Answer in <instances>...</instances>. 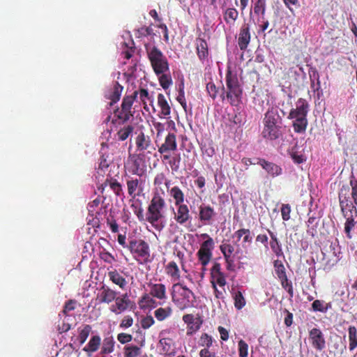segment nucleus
Instances as JSON below:
<instances>
[{"instance_id": "7", "label": "nucleus", "mask_w": 357, "mask_h": 357, "mask_svg": "<svg viewBox=\"0 0 357 357\" xmlns=\"http://www.w3.org/2000/svg\"><path fill=\"white\" fill-rule=\"evenodd\" d=\"M147 54L151 66L157 75L169 72L167 59L161 51L155 47H150L147 48Z\"/></svg>"}, {"instance_id": "28", "label": "nucleus", "mask_w": 357, "mask_h": 357, "mask_svg": "<svg viewBox=\"0 0 357 357\" xmlns=\"http://www.w3.org/2000/svg\"><path fill=\"white\" fill-rule=\"evenodd\" d=\"M143 183L142 179H130L127 181L128 194L135 198L143 191Z\"/></svg>"}, {"instance_id": "24", "label": "nucleus", "mask_w": 357, "mask_h": 357, "mask_svg": "<svg viewBox=\"0 0 357 357\" xmlns=\"http://www.w3.org/2000/svg\"><path fill=\"white\" fill-rule=\"evenodd\" d=\"M250 42V26L245 24L242 26L238 36V45L241 50H245Z\"/></svg>"}, {"instance_id": "49", "label": "nucleus", "mask_w": 357, "mask_h": 357, "mask_svg": "<svg viewBox=\"0 0 357 357\" xmlns=\"http://www.w3.org/2000/svg\"><path fill=\"white\" fill-rule=\"evenodd\" d=\"M213 339L211 335L207 333H203L198 341V344L200 347L209 349L213 345Z\"/></svg>"}, {"instance_id": "38", "label": "nucleus", "mask_w": 357, "mask_h": 357, "mask_svg": "<svg viewBox=\"0 0 357 357\" xmlns=\"http://www.w3.org/2000/svg\"><path fill=\"white\" fill-rule=\"evenodd\" d=\"M123 86L118 83L115 84L111 91H109L106 93V97L111 100L110 104L117 102L121 97Z\"/></svg>"}, {"instance_id": "41", "label": "nucleus", "mask_w": 357, "mask_h": 357, "mask_svg": "<svg viewBox=\"0 0 357 357\" xmlns=\"http://www.w3.org/2000/svg\"><path fill=\"white\" fill-rule=\"evenodd\" d=\"M91 332V327L89 325H84L78 328L77 341L79 345H82L86 342Z\"/></svg>"}, {"instance_id": "54", "label": "nucleus", "mask_w": 357, "mask_h": 357, "mask_svg": "<svg viewBox=\"0 0 357 357\" xmlns=\"http://www.w3.org/2000/svg\"><path fill=\"white\" fill-rule=\"evenodd\" d=\"M238 354L240 357H248V344L243 340L238 342Z\"/></svg>"}, {"instance_id": "63", "label": "nucleus", "mask_w": 357, "mask_h": 357, "mask_svg": "<svg viewBox=\"0 0 357 357\" xmlns=\"http://www.w3.org/2000/svg\"><path fill=\"white\" fill-rule=\"evenodd\" d=\"M109 167V162L103 156L100 158L98 165V172H105V169Z\"/></svg>"}, {"instance_id": "20", "label": "nucleus", "mask_w": 357, "mask_h": 357, "mask_svg": "<svg viewBox=\"0 0 357 357\" xmlns=\"http://www.w3.org/2000/svg\"><path fill=\"white\" fill-rule=\"evenodd\" d=\"M211 283L220 287H225L226 284L225 274L221 271V266L218 263H215L211 270Z\"/></svg>"}, {"instance_id": "6", "label": "nucleus", "mask_w": 357, "mask_h": 357, "mask_svg": "<svg viewBox=\"0 0 357 357\" xmlns=\"http://www.w3.org/2000/svg\"><path fill=\"white\" fill-rule=\"evenodd\" d=\"M128 248L133 258L139 263L144 264L149 261L150 248L149 244L142 239H132L129 241Z\"/></svg>"}, {"instance_id": "17", "label": "nucleus", "mask_w": 357, "mask_h": 357, "mask_svg": "<svg viewBox=\"0 0 357 357\" xmlns=\"http://www.w3.org/2000/svg\"><path fill=\"white\" fill-rule=\"evenodd\" d=\"M175 206L176 208L174 213V219L179 225H185L191 219L188 206L184 204Z\"/></svg>"}, {"instance_id": "62", "label": "nucleus", "mask_w": 357, "mask_h": 357, "mask_svg": "<svg viewBox=\"0 0 357 357\" xmlns=\"http://www.w3.org/2000/svg\"><path fill=\"white\" fill-rule=\"evenodd\" d=\"M206 89L209 94V96L215 99L217 96V89L216 86L213 83L209 82L206 85Z\"/></svg>"}, {"instance_id": "43", "label": "nucleus", "mask_w": 357, "mask_h": 357, "mask_svg": "<svg viewBox=\"0 0 357 357\" xmlns=\"http://www.w3.org/2000/svg\"><path fill=\"white\" fill-rule=\"evenodd\" d=\"M312 307L314 311L326 312L328 309L331 308V304L324 301L315 300L312 303Z\"/></svg>"}, {"instance_id": "23", "label": "nucleus", "mask_w": 357, "mask_h": 357, "mask_svg": "<svg viewBox=\"0 0 357 357\" xmlns=\"http://www.w3.org/2000/svg\"><path fill=\"white\" fill-rule=\"evenodd\" d=\"M149 288V294L155 298L159 300L165 301L167 299L166 287L162 283H152L148 284Z\"/></svg>"}, {"instance_id": "18", "label": "nucleus", "mask_w": 357, "mask_h": 357, "mask_svg": "<svg viewBox=\"0 0 357 357\" xmlns=\"http://www.w3.org/2000/svg\"><path fill=\"white\" fill-rule=\"evenodd\" d=\"M257 163L271 177L275 178L282 174V168L278 165L272 162L266 161L264 159L257 158Z\"/></svg>"}, {"instance_id": "55", "label": "nucleus", "mask_w": 357, "mask_h": 357, "mask_svg": "<svg viewBox=\"0 0 357 357\" xmlns=\"http://www.w3.org/2000/svg\"><path fill=\"white\" fill-rule=\"evenodd\" d=\"M176 100L178 102L183 106L184 109L186 107V102L185 98V93H184V84L181 83L179 86L178 94L177 96Z\"/></svg>"}, {"instance_id": "45", "label": "nucleus", "mask_w": 357, "mask_h": 357, "mask_svg": "<svg viewBox=\"0 0 357 357\" xmlns=\"http://www.w3.org/2000/svg\"><path fill=\"white\" fill-rule=\"evenodd\" d=\"M319 220L316 217L310 216L306 224L307 227V233L311 236H314L317 234V227L318 225Z\"/></svg>"}, {"instance_id": "42", "label": "nucleus", "mask_w": 357, "mask_h": 357, "mask_svg": "<svg viewBox=\"0 0 357 357\" xmlns=\"http://www.w3.org/2000/svg\"><path fill=\"white\" fill-rule=\"evenodd\" d=\"M349 349L354 350L357 347V330L355 326H349L348 329Z\"/></svg>"}, {"instance_id": "57", "label": "nucleus", "mask_w": 357, "mask_h": 357, "mask_svg": "<svg viewBox=\"0 0 357 357\" xmlns=\"http://www.w3.org/2000/svg\"><path fill=\"white\" fill-rule=\"evenodd\" d=\"M155 324V320L152 316H146L142 319L141 324L144 329H148Z\"/></svg>"}, {"instance_id": "60", "label": "nucleus", "mask_w": 357, "mask_h": 357, "mask_svg": "<svg viewBox=\"0 0 357 357\" xmlns=\"http://www.w3.org/2000/svg\"><path fill=\"white\" fill-rule=\"evenodd\" d=\"M166 177L163 173L158 174L154 178L153 184L156 190L160 187L161 185L165 182Z\"/></svg>"}, {"instance_id": "21", "label": "nucleus", "mask_w": 357, "mask_h": 357, "mask_svg": "<svg viewBox=\"0 0 357 357\" xmlns=\"http://www.w3.org/2000/svg\"><path fill=\"white\" fill-rule=\"evenodd\" d=\"M118 292L107 286H102L97 295V299L100 303L109 304L113 302L118 296Z\"/></svg>"}, {"instance_id": "2", "label": "nucleus", "mask_w": 357, "mask_h": 357, "mask_svg": "<svg viewBox=\"0 0 357 357\" xmlns=\"http://www.w3.org/2000/svg\"><path fill=\"white\" fill-rule=\"evenodd\" d=\"M165 201L161 195L155 192L146 213V221L158 231H162L166 225Z\"/></svg>"}, {"instance_id": "59", "label": "nucleus", "mask_w": 357, "mask_h": 357, "mask_svg": "<svg viewBox=\"0 0 357 357\" xmlns=\"http://www.w3.org/2000/svg\"><path fill=\"white\" fill-rule=\"evenodd\" d=\"M291 206L289 204H282L281 214L282 219L285 221L290 219Z\"/></svg>"}, {"instance_id": "56", "label": "nucleus", "mask_w": 357, "mask_h": 357, "mask_svg": "<svg viewBox=\"0 0 357 357\" xmlns=\"http://www.w3.org/2000/svg\"><path fill=\"white\" fill-rule=\"evenodd\" d=\"M133 324V319L131 316H125L121 320L119 327L122 329H126L132 326Z\"/></svg>"}, {"instance_id": "61", "label": "nucleus", "mask_w": 357, "mask_h": 357, "mask_svg": "<svg viewBox=\"0 0 357 357\" xmlns=\"http://www.w3.org/2000/svg\"><path fill=\"white\" fill-rule=\"evenodd\" d=\"M132 339V336L128 333H121L118 334L117 340L121 344H126L130 342Z\"/></svg>"}, {"instance_id": "27", "label": "nucleus", "mask_w": 357, "mask_h": 357, "mask_svg": "<svg viewBox=\"0 0 357 357\" xmlns=\"http://www.w3.org/2000/svg\"><path fill=\"white\" fill-rule=\"evenodd\" d=\"M165 272L172 282L176 283L181 278L180 269L174 261H169L165 266Z\"/></svg>"}, {"instance_id": "39", "label": "nucleus", "mask_w": 357, "mask_h": 357, "mask_svg": "<svg viewBox=\"0 0 357 357\" xmlns=\"http://www.w3.org/2000/svg\"><path fill=\"white\" fill-rule=\"evenodd\" d=\"M169 194L174 200V204L178 205L184 202V193L178 186H174L169 190Z\"/></svg>"}, {"instance_id": "22", "label": "nucleus", "mask_w": 357, "mask_h": 357, "mask_svg": "<svg viewBox=\"0 0 357 357\" xmlns=\"http://www.w3.org/2000/svg\"><path fill=\"white\" fill-rule=\"evenodd\" d=\"M215 214L213 208L211 206L202 204L199 208V220L204 225L211 224Z\"/></svg>"}, {"instance_id": "1", "label": "nucleus", "mask_w": 357, "mask_h": 357, "mask_svg": "<svg viewBox=\"0 0 357 357\" xmlns=\"http://www.w3.org/2000/svg\"><path fill=\"white\" fill-rule=\"evenodd\" d=\"M349 187L343 185L339 192V201L342 213L344 218H347L344 224V233L349 238H351V231L354 228L356 222L352 217L349 216L348 213H351L352 209L355 207L354 204L357 206V180L351 179Z\"/></svg>"}, {"instance_id": "58", "label": "nucleus", "mask_w": 357, "mask_h": 357, "mask_svg": "<svg viewBox=\"0 0 357 357\" xmlns=\"http://www.w3.org/2000/svg\"><path fill=\"white\" fill-rule=\"evenodd\" d=\"M281 282V284L282 287L287 291V292L290 294L291 296H293V288L291 283L289 282L287 276L284 277V278L279 279Z\"/></svg>"}, {"instance_id": "9", "label": "nucleus", "mask_w": 357, "mask_h": 357, "mask_svg": "<svg viewBox=\"0 0 357 357\" xmlns=\"http://www.w3.org/2000/svg\"><path fill=\"white\" fill-rule=\"evenodd\" d=\"M226 81L228 89L227 98L229 100L231 105H236L239 102L242 93L237 75L231 71H228Z\"/></svg>"}, {"instance_id": "5", "label": "nucleus", "mask_w": 357, "mask_h": 357, "mask_svg": "<svg viewBox=\"0 0 357 357\" xmlns=\"http://www.w3.org/2000/svg\"><path fill=\"white\" fill-rule=\"evenodd\" d=\"M172 299L179 309L184 310L193 305L195 297L186 286L176 282L172 287Z\"/></svg>"}, {"instance_id": "15", "label": "nucleus", "mask_w": 357, "mask_h": 357, "mask_svg": "<svg viewBox=\"0 0 357 357\" xmlns=\"http://www.w3.org/2000/svg\"><path fill=\"white\" fill-rule=\"evenodd\" d=\"M113 302L114 303L109 306V310L116 315L126 311L130 304V301L127 294L117 296Z\"/></svg>"}, {"instance_id": "51", "label": "nucleus", "mask_w": 357, "mask_h": 357, "mask_svg": "<svg viewBox=\"0 0 357 357\" xmlns=\"http://www.w3.org/2000/svg\"><path fill=\"white\" fill-rule=\"evenodd\" d=\"M274 270L279 279L287 276L284 266L281 261L275 260L274 261Z\"/></svg>"}, {"instance_id": "26", "label": "nucleus", "mask_w": 357, "mask_h": 357, "mask_svg": "<svg viewBox=\"0 0 357 357\" xmlns=\"http://www.w3.org/2000/svg\"><path fill=\"white\" fill-rule=\"evenodd\" d=\"M101 346V337L98 335H93L90 337L88 343L84 347L82 350L91 356L92 354L98 351Z\"/></svg>"}, {"instance_id": "44", "label": "nucleus", "mask_w": 357, "mask_h": 357, "mask_svg": "<svg viewBox=\"0 0 357 357\" xmlns=\"http://www.w3.org/2000/svg\"><path fill=\"white\" fill-rule=\"evenodd\" d=\"M158 77L159 82L160 86L164 89H167L172 84V77L169 74V72L162 73L160 75H157Z\"/></svg>"}, {"instance_id": "11", "label": "nucleus", "mask_w": 357, "mask_h": 357, "mask_svg": "<svg viewBox=\"0 0 357 357\" xmlns=\"http://www.w3.org/2000/svg\"><path fill=\"white\" fill-rule=\"evenodd\" d=\"M214 241H204L197 252L198 259L203 267H205L211 261L214 249Z\"/></svg>"}, {"instance_id": "33", "label": "nucleus", "mask_w": 357, "mask_h": 357, "mask_svg": "<svg viewBox=\"0 0 357 357\" xmlns=\"http://www.w3.org/2000/svg\"><path fill=\"white\" fill-rule=\"evenodd\" d=\"M158 105L160 109V117L167 118L170 114L171 109L165 96L162 93L158 96Z\"/></svg>"}, {"instance_id": "46", "label": "nucleus", "mask_w": 357, "mask_h": 357, "mask_svg": "<svg viewBox=\"0 0 357 357\" xmlns=\"http://www.w3.org/2000/svg\"><path fill=\"white\" fill-rule=\"evenodd\" d=\"M142 349L136 345H128L125 347L124 357L141 356Z\"/></svg>"}, {"instance_id": "13", "label": "nucleus", "mask_w": 357, "mask_h": 357, "mask_svg": "<svg viewBox=\"0 0 357 357\" xmlns=\"http://www.w3.org/2000/svg\"><path fill=\"white\" fill-rule=\"evenodd\" d=\"M331 250L325 255L324 258V269L325 271H330L331 268L337 263L340 259V248L337 245L331 244L330 246Z\"/></svg>"}, {"instance_id": "34", "label": "nucleus", "mask_w": 357, "mask_h": 357, "mask_svg": "<svg viewBox=\"0 0 357 357\" xmlns=\"http://www.w3.org/2000/svg\"><path fill=\"white\" fill-rule=\"evenodd\" d=\"M173 312V309L171 306L167 305L164 307H160L157 308L154 312L153 314L155 319L159 321H165L169 318Z\"/></svg>"}, {"instance_id": "16", "label": "nucleus", "mask_w": 357, "mask_h": 357, "mask_svg": "<svg viewBox=\"0 0 357 357\" xmlns=\"http://www.w3.org/2000/svg\"><path fill=\"white\" fill-rule=\"evenodd\" d=\"M183 321L187 325L186 334L192 335L199 330L202 325V319L200 317H195L192 314H187L183 316Z\"/></svg>"}, {"instance_id": "32", "label": "nucleus", "mask_w": 357, "mask_h": 357, "mask_svg": "<svg viewBox=\"0 0 357 357\" xmlns=\"http://www.w3.org/2000/svg\"><path fill=\"white\" fill-rule=\"evenodd\" d=\"M108 277L114 284L121 289H124L128 284L126 280L116 270L109 271Z\"/></svg>"}, {"instance_id": "64", "label": "nucleus", "mask_w": 357, "mask_h": 357, "mask_svg": "<svg viewBox=\"0 0 357 357\" xmlns=\"http://www.w3.org/2000/svg\"><path fill=\"white\" fill-rule=\"evenodd\" d=\"M218 285H212V287L213 289L214 295L215 298L218 299H221L224 298V294L225 292L224 287H220L221 289H219L217 287Z\"/></svg>"}, {"instance_id": "52", "label": "nucleus", "mask_w": 357, "mask_h": 357, "mask_svg": "<svg viewBox=\"0 0 357 357\" xmlns=\"http://www.w3.org/2000/svg\"><path fill=\"white\" fill-rule=\"evenodd\" d=\"M311 87L314 91H319L321 88V83L319 80V75L317 71H314L312 75H310Z\"/></svg>"}, {"instance_id": "53", "label": "nucleus", "mask_w": 357, "mask_h": 357, "mask_svg": "<svg viewBox=\"0 0 357 357\" xmlns=\"http://www.w3.org/2000/svg\"><path fill=\"white\" fill-rule=\"evenodd\" d=\"M152 125L155 130L156 131V139H160L162 137V135L165 129V126L164 123L160 122H158L155 121H152Z\"/></svg>"}, {"instance_id": "30", "label": "nucleus", "mask_w": 357, "mask_h": 357, "mask_svg": "<svg viewBox=\"0 0 357 357\" xmlns=\"http://www.w3.org/2000/svg\"><path fill=\"white\" fill-rule=\"evenodd\" d=\"M197 54L201 61H204L208 55V44L206 41L202 38L196 39Z\"/></svg>"}, {"instance_id": "31", "label": "nucleus", "mask_w": 357, "mask_h": 357, "mask_svg": "<svg viewBox=\"0 0 357 357\" xmlns=\"http://www.w3.org/2000/svg\"><path fill=\"white\" fill-rule=\"evenodd\" d=\"M139 305L141 309H152L158 305V303L150 294H144L139 300Z\"/></svg>"}, {"instance_id": "47", "label": "nucleus", "mask_w": 357, "mask_h": 357, "mask_svg": "<svg viewBox=\"0 0 357 357\" xmlns=\"http://www.w3.org/2000/svg\"><path fill=\"white\" fill-rule=\"evenodd\" d=\"M233 298L234 301V306L236 309L241 310L245 305L246 301L241 291H236L234 292Z\"/></svg>"}, {"instance_id": "35", "label": "nucleus", "mask_w": 357, "mask_h": 357, "mask_svg": "<svg viewBox=\"0 0 357 357\" xmlns=\"http://www.w3.org/2000/svg\"><path fill=\"white\" fill-rule=\"evenodd\" d=\"M115 341L112 336L105 337L103 341L101 342L100 354L102 355L109 354L114 350Z\"/></svg>"}, {"instance_id": "3", "label": "nucleus", "mask_w": 357, "mask_h": 357, "mask_svg": "<svg viewBox=\"0 0 357 357\" xmlns=\"http://www.w3.org/2000/svg\"><path fill=\"white\" fill-rule=\"evenodd\" d=\"M282 118L276 108L272 107L265 114L262 137L268 140H275L281 135Z\"/></svg>"}, {"instance_id": "4", "label": "nucleus", "mask_w": 357, "mask_h": 357, "mask_svg": "<svg viewBox=\"0 0 357 357\" xmlns=\"http://www.w3.org/2000/svg\"><path fill=\"white\" fill-rule=\"evenodd\" d=\"M308 111L309 104L303 98H299L295 104V108L291 109L288 119L293 120L292 126L296 132L302 133L306 130Z\"/></svg>"}, {"instance_id": "19", "label": "nucleus", "mask_w": 357, "mask_h": 357, "mask_svg": "<svg viewBox=\"0 0 357 357\" xmlns=\"http://www.w3.org/2000/svg\"><path fill=\"white\" fill-rule=\"evenodd\" d=\"M135 98L143 104L144 109L147 112L149 111L150 107L154 109L153 93H150L146 89H142L135 92Z\"/></svg>"}, {"instance_id": "29", "label": "nucleus", "mask_w": 357, "mask_h": 357, "mask_svg": "<svg viewBox=\"0 0 357 357\" xmlns=\"http://www.w3.org/2000/svg\"><path fill=\"white\" fill-rule=\"evenodd\" d=\"M220 250L223 254L225 259L228 264L227 268L229 269L231 263L233 262L232 254L234 252V248L231 244L227 242H223L220 246Z\"/></svg>"}, {"instance_id": "50", "label": "nucleus", "mask_w": 357, "mask_h": 357, "mask_svg": "<svg viewBox=\"0 0 357 357\" xmlns=\"http://www.w3.org/2000/svg\"><path fill=\"white\" fill-rule=\"evenodd\" d=\"M238 15V11L235 8H227L224 15V18L227 23L235 22Z\"/></svg>"}, {"instance_id": "14", "label": "nucleus", "mask_w": 357, "mask_h": 357, "mask_svg": "<svg viewBox=\"0 0 357 357\" xmlns=\"http://www.w3.org/2000/svg\"><path fill=\"white\" fill-rule=\"evenodd\" d=\"M127 169L133 174L141 176L146 171L144 161L138 155L130 156L126 163Z\"/></svg>"}, {"instance_id": "48", "label": "nucleus", "mask_w": 357, "mask_h": 357, "mask_svg": "<svg viewBox=\"0 0 357 357\" xmlns=\"http://www.w3.org/2000/svg\"><path fill=\"white\" fill-rule=\"evenodd\" d=\"M132 127L131 126H124L117 132L116 137L118 140H126L132 133Z\"/></svg>"}, {"instance_id": "25", "label": "nucleus", "mask_w": 357, "mask_h": 357, "mask_svg": "<svg viewBox=\"0 0 357 357\" xmlns=\"http://www.w3.org/2000/svg\"><path fill=\"white\" fill-rule=\"evenodd\" d=\"M176 149V135L174 133H169L165 137L164 143L159 147L158 151L160 153H169Z\"/></svg>"}, {"instance_id": "10", "label": "nucleus", "mask_w": 357, "mask_h": 357, "mask_svg": "<svg viewBox=\"0 0 357 357\" xmlns=\"http://www.w3.org/2000/svg\"><path fill=\"white\" fill-rule=\"evenodd\" d=\"M167 330H163L159 333L160 340L158 349L163 357H174L176 355V347L173 340L167 338Z\"/></svg>"}, {"instance_id": "36", "label": "nucleus", "mask_w": 357, "mask_h": 357, "mask_svg": "<svg viewBox=\"0 0 357 357\" xmlns=\"http://www.w3.org/2000/svg\"><path fill=\"white\" fill-rule=\"evenodd\" d=\"M251 2L254 13L264 19L266 8V0H251Z\"/></svg>"}, {"instance_id": "37", "label": "nucleus", "mask_w": 357, "mask_h": 357, "mask_svg": "<svg viewBox=\"0 0 357 357\" xmlns=\"http://www.w3.org/2000/svg\"><path fill=\"white\" fill-rule=\"evenodd\" d=\"M268 234L271 237L270 246L272 251L278 256H283L281 243L279 242L277 236L273 231L268 230Z\"/></svg>"}, {"instance_id": "40", "label": "nucleus", "mask_w": 357, "mask_h": 357, "mask_svg": "<svg viewBox=\"0 0 357 357\" xmlns=\"http://www.w3.org/2000/svg\"><path fill=\"white\" fill-rule=\"evenodd\" d=\"M151 140L149 136L140 132L136 137V146L139 151L146 150L150 145Z\"/></svg>"}, {"instance_id": "12", "label": "nucleus", "mask_w": 357, "mask_h": 357, "mask_svg": "<svg viewBox=\"0 0 357 357\" xmlns=\"http://www.w3.org/2000/svg\"><path fill=\"white\" fill-rule=\"evenodd\" d=\"M308 340L312 347L317 351H322L326 348L324 335L319 328H313L310 330Z\"/></svg>"}, {"instance_id": "8", "label": "nucleus", "mask_w": 357, "mask_h": 357, "mask_svg": "<svg viewBox=\"0 0 357 357\" xmlns=\"http://www.w3.org/2000/svg\"><path fill=\"white\" fill-rule=\"evenodd\" d=\"M132 103V96H127L124 98L121 104V110L116 111L112 118L111 116H108L105 120V123L107 124L110 123L111 124L115 126L116 124H120L121 123L128 120L130 116L131 115V108Z\"/></svg>"}]
</instances>
